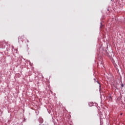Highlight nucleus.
Segmentation results:
<instances>
[{
    "mask_svg": "<svg viewBox=\"0 0 125 125\" xmlns=\"http://www.w3.org/2000/svg\"><path fill=\"white\" fill-rule=\"evenodd\" d=\"M98 64L99 65V64L101 65V66H102V65H103V62H98Z\"/></svg>",
    "mask_w": 125,
    "mask_h": 125,
    "instance_id": "obj_2",
    "label": "nucleus"
},
{
    "mask_svg": "<svg viewBox=\"0 0 125 125\" xmlns=\"http://www.w3.org/2000/svg\"><path fill=\"white\" fill-rule=\"evenodd\" d=\"M23 39H24V36L19 37L18 38L19 42H20V41H21V42H23Z\"/></svg>",
    "mask_w": 125,
    "mask_h": 125,
    "instance_id": "obj_1",
    "label": "nucleus"
},
{
    "mask_svg": "<svg viewBox=\"0 0 125 125\" xmlns=\"http://www.w3.org/2000/svg\"><path fill=\"white\" fill-rule=\"evenodd\" d=\"M121 86H122V87H124V84H122Z\"/></svg>",
    "mask_w": 125,
    "mask_h": 125,
    "instance_id": "obj_4",
    "label": "nucleus"
},
{
    "mask_svg": "<svg viewBox=\"0 0 125 125\" xmlns=\"http://www.w3.org/2000/svg\"><path fill=\"white\" fill-rule=\"evenodd\" d=\"M42 122H43V120H42V119H40V124H42Z\"/></svg>",
    "mask_w": 125,
    "mask_h": 125,
    "instance_id": "obj_3",
    "label": "nucleus"
}]
</instances>
